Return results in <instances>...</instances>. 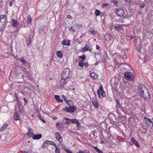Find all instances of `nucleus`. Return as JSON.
<instances>
[{
  "label": "nucleus",
  "instance_id": "12",
  "mask_svg": "<svg viewBox=\"0 0 153 153\" xmlns=\"http://www.w3.org/2000/svg\"><path fill=\"white\" fill-rule=\"evenodd\" d=\"M67 79L65 78H62L61 77V79L60 80V87L62 88H63L64 87V85L66 84L67 81Z\"/></svg>",
  "mask_w": 153,
  "mask_h": 153
},
{
  "label": "nucleus",
  "instance_id": "32",
  "mask_svg": "<svg viewBox=\"0 0 153 153\" xmlns=\"http://www.w3.org/2000/svg\"><path fill=\"white\" fill-rule=\"evenodd\" d=\"M102 5L105 6V7L106 9H109L110 7V6L109 4H108L106 3H103Z\"/></svg>",
  "mask_w": 153,
  "mask_h": 153
},
{
  "label": "nucleus",
  "instance_id": "49",
  "mask_svg": "<svg viewBox=\"0 0 153 153\" xmlns=\"http://www.w3.org/2000/svg\"><path fill=\"white\" fill-rule=\"evenodd\" d=\"M24 100L25 102L24 105H26L28 103V100H27L25 98H24Z\"/></svg>",
  "mask_w": 153,
  "mask_h": 153
},
{
  "label": "nucleus",
  "instance_id": "61",
  "mask_svg": "<svg viewBox=\"0 0 153 153\" xmlns=\"http://www.w3.org/2000/svg\"><path fill=\"white\" fill-rule=\"evenodd\" d=\"M116 102H117V105H120V102H119V101L118 100H117L116 101Z\"/></svg>",
  "mask_w": 153,
  "mask_h": 153
},
{
  "label": "nucleus",
  "instance_id": "3",
  "mask_svg": "<svg viewBox=\"0 0 153 153\" xmlns=\"http://www.w3.org/2000/svg\"><path fill=\"white\" fill-rule=\"evenodd\" d=\"M76 107L74 106H71L70 107H65L63 110L66 112L73 113L76 110Z\"/></svg>",
  "mask_w": 153,
  "mask_h": 153
},
{
  "label": "nucleus",
  "instance_id": "26",
  "mask_svg": "<svg viewBox=\"0 0 153 153\" xmlns=\"http://www.w3.org/2000/svg\"><path fill=\"white\" fill-rule=\"evenodd\" d=\"M114 28L118 30H121L123 28L122 25H119L117 26H114Z\"/></svg>",
  "mask_w": 153,
  "mask_h": 153
},
{
  "label": "nucleus",
  "instance_id": "25",
  "mask_svg": "<svg viewBox=\"0 0 153 153\" xmlns=\"http://www.w3.org/2000/svg\"><path fill=\"white\" fill-rule=\"evenodd\" d=\"M56 55L58 57L61 58L62 56L63 53L62 51H57L56 52Z\"/></svg>",
  "mask_w": 153,
  "mask_h": 153
},
{
  "label": "nucleus",
  "instance_id": "31",
  "mask_svg": "<svg viewBox=\"0 0 153 153\" xmlns=\"http://www.w3.org/2000/svg\"><path fill=\"white\" fill-rule=\"evenodd\" d=\"M77 153H90L89 150H84V151H82L80 150H79V152H77Z\"/></svg>",
  "mask_w": 153,
  "mask_h": 153
},
{
  "label": "nucleus",
  "instance_id": "19",
  "mask_svg": "<svg viewBox=\"0 0 153 153\" xmlns=\"http://www.w3.org/2000/svg\"><path fill=\"white\" fill-rule=\"evenodd\" d=\"M42 137V134H37L34 135L32 138L33 140H39Z\"/></svg>",
  "mask_w": 153,
  "mask_h": 153
},
{
  "label": "nucleus",
  "instance_id": "63",
  "mask_svg": "<svg viewBox=\"0 0 153 153\" xmlns=\"http://www.w3.org/2000/svg\"><path fill=\"white\" fill-rule=\"evenodd\" d=\"M81 7H82V8L83 9L84 7V6L83 5V4H81Z\"/></svg>",
  "mask_w": 153,
  "mask_h": 153
},
{
  "label": "nucleus",
  "instance_id": "38",
  "mask_svg": "<svg viewBox=\"0 0 153 153\" xmlns=\"http://www.w3.org/2000/svg\"><path fill=\"white\" fill-rule=\"evenodd\" d=\"M20 62L23 64L26 63V62L23 56H22L20 59Z\"/></svg>",
  "mask_w": 153,
  "mask_h": 153
},
{
  "label": "nucleus",
  "instance_id": "21",
  "mask_svg": "<svg viewBox=\"0 0 153 153\" xmlns=\"http://www.w3.org/2000/svg\"><path fill=\"white\" fill-rule=\"evenodd\" d=\"M91 77L93 79H97L98 75L94 72H92L90 75Z\"/></svg>",
  "mask_w": 153,
  "mask_h": 153
},
{
  "label": "nucleus",
  "instance_id": "10",
  "mask_svg": "<svg viewBox=\"0 0 153 153\" xmlns=\"http://www.w3.org/2000/svg\"><path fill=\"white\" fill-rule=\"evenodd\" d=\"M140 93L141 96L144 98L145 99H147V98H150V94L148 91H147L146 92V95H147V96H145L144 93V91H143L141 90L140 92Z\"/></svg>",
  "mask_w": 153,
  "mask_h": 153
},
{
  "label": "nucleus",
  "instance_id": "40",
  "mask_svg": "<svg viewBox=\"0 0 153 153\" xmlns=\"http://www.w3.org/2000/svg\"><path fill=\"white\" fill-rule=\"evenodd\" d=\"M31 43V38H30L27 41V42H26V45L27 46L30 45Z\"/></svg>",
  "mask_w": 153,
  "mask_h": 153
},
{
  "label": "nucleus",
  "instance_id": "33",
  "mask_svg": "<svg viewBox=\"0 0 153 153\" xmlns=\"http://www.w3.org/2000/svg\"><path fill=\"white\" fill-rule=\"evenodd\" d=\"M48 144V140H47L45 141L42 144V148H45L47 146Z\"/></svg>",
  "mask_w": 153,
  "mask_h": 153
},
{
  "label": "nucleus",
  "instance_id": "50",
  "mask_svg": "<svg viewBox=\"0 0 153 153\" xmlns=\"http://www.w3.org/2000/svg\"><path fill=\"white\" fill-rule=\"evenodd\" d=\"M66 121L65 122V123L66 124H68L71 123V121L69 120H66Z\"/></svg>",
  "mask_w": 153,
  "mask_h": 153
},
{
  "label": "nucleus",
  "instance_id": "7",
  "mask_svg": "<svg viewBox=\"0 0 153 153\" xmlns=\"http://www.w3.org/2000/svg\"><path fill=\"white\" fill-rule=\"evenodd\" d=\"M92 50V47L91 45L86 44L85 45L84 47L82 48L81 50H79L80 52H85L86 51H90L91 52V51Z\"/></svg>",
  "mask_w": 153,
  "mask_h": 153
},
{
  "label": "nucleus",
  "instance_id": "14",
  "mask_svg": "<svg viewBox=\"0 0 153 153\" xmlns=\"http://www.w3.org/2000/svg\"><path fill=\"white\" fill-rule=\"evenodd\" d=\"M18 25V21L17 20L11 19L10 22V25L11 26L16 27Z\"/></svg>",
  "mask_w": 153,
  "mask_h": 153
},
{
  "label": "nucleus",
  "instance_id": "44",
  "mask_svg": "<svg viewBox=\"0 0 153 153\" xmlns=\"http://www.w3.org/2000/svg\"><path fill=\"white\" fill-rule=\"evenodd\" d=\"M111 2L114 5H117L118 3V1L117 0H111Z\"/></svg>",
  "mask_w": 153,
  "mask_h": 153
},
{
  "label": "nucleus",
  "instance_id": "53",
  "mask_svg": "<svg viewBox=\"0 0 153 153\" xmlns=\"http://www.w3.org/2000/svg\"><path fill=\"white\" fill-rule=\"evenodd\" d=\"M71 30L73 32H75L76 31V30L74 28L72 29L73 27L71 26Z\"/></svg>",
  "mask_w": 153,
  "mask_h": 153
},
{
  "label": "nucleus",
  "instance_id": "59",
  "mask_svg": "<svg viewBox=\"0 0 153 153\" xmlns=\"http://www.w3.org/2000/svg\"><path fill=\"white\" fill-rule=\"evenodd\" d=\"M67 18L69 19H72V17L70 15H68L67 16Z\"/></svg>",
  "mask_w": 153,
  "mask_h": 153
},
{
  "label": "nucleus",
  "instance_id": "17",
  "mask_svg": "<svg viewBox=\"0 0 153 153\" xmlns=\"http://www.w3.org/2000/svg\"><path fill=\"white\" fill-rule=\"evenodd\" d=\"M93 106L96 108H98L99 106V104L97 100L94 99L92 101Z\"/></svg>",
  "mask_w": 153,
  "mask_h": 153
},
{
  "label": "nucleus",
  "instance_id": "48",
  "mask_svg": "<svg viewBox=\"0 0 153 153\" xmlns=\"http://www.w3.org/2000/svg\"><path fill=\"white\" fill-rule=\"evenodd\" d=\"M14 2V0H12L9 3V6L10 7H11L12 6Z\"/></svg>",
  "mask_w": 153,
  "mask_h": 153
},
{
  "label": "nucleus",
  "instance_id": "8",
  "mask_svg": "<svg viewBox=\"0 0 153 153\" xmlns=\"http://www.w3.org/2000/svg\"><path fill=\"white\" fill-rule=\"evenodd\" d=\"M55 138L59 142L60 144L63 143V139L60 133L59 132H56L55 133Z\"/></svg>",
  "mask_w": 153,
  "mask_h": 153
},
{
  "label": "nucleus",
  "instance_id": "37",
  "mask_svg": "<svg viewBox=\"0 0 153 153\" xmlns=\"http://www.w3.org/2000/svg\"><path fill=\"white\" fill-rule=\"evenodd\" d=\"M76 28L77 29H79L80 27H81L82 25L81 24H79L77 23H76L74 24Z\"/></svg>",
  "mask_w": 153,
  "mask_h": 153
},
{
  "label": "nucleus",
  "instance_id": "55",
  "mask_svg": "<svg viewBox=\"0 0 153 153\" xmlns=\"http://www.w3.org/2000/svg\"><path fill=\"white\" fill-rule=\"evenodd\" d=\"M145 4H143L141 5H140V7L141 8H143L145 7Z\"/></svg>",
  "mask_w": 153,
  "mask_h": 153
},
{
  "label": "nucleus",
  "instance_id": "62",
  "mask_svg": "<svg viewBox=\"0 0 153 153\" xmlns=\"http://www.w3.org/2000/svg\"><path fill=\"white\" fill-rule=\"evenodd\" d=\"M62 97L63 98V99L64 100L65 99V98H66V97L65 95H62Z\"/></svg>",
  "mask_w": 153,
  "mask_h": 153
},
{
  "label": "nucleus",
  "instance_id": "4",
  "mask_svg": "<svg viewBox=\"0 0 153 153\" xmlns=\"http://www.w3.org/2000/svg\"><path fill=\"white\" fill-rule=\"evenodd\" d=\"M97 94L99 97L100 98H101V95L103 97H105L106 95L104 91L103 87L101 84L100 87V90H98L97 91Z\"/></svg>",
  "mask_w": 153,
  "mask_h": 153
},
{
  "label": "nucleus",
  "instance_id": "54",
  "mask_svg": "<svg viewBox=\"0 0 153 153\" xmlns=\"http://www.w3.org/2000/svg\"><path fill=\"white\" fill-rule=\"evenodd\" d=\"M84 65L86 67H87L89 65L88 63H85L84 64Z\"/></svg>",
  "mask_w": 153,
  "mask_h": 153
},
{
  "label": "nucleus",
  "instance_id": "64",
  "mask_svg": "<svg viewBox=\"0 0 153 153\" xmlns=\"http://www.w3.org/2000/svg\"><path fill=\"white\" fill-rule=\"evenodd\" d=\"M57 119V117H54L53 118V119L55 120H56Z\"/></svg>",
  "mask_w": 153,
  "mask_h": 153
},
{
  "label": "nucleus",
  "instance_id": "20",
  "mask_svg": "<svg viewBox=\"0 0 153 153\" xmlns=\"http://www.w3.org/2000/svg\"><path fill=\"white\" fill-rule=\"evenodd\" d=\"M6 26V24L0 22V32L4 30Z\"/></svg>",
  "mask_w": 153,
  "mask_h": 153
},
{
  "label": "nucleus",
  "instance_id": "46",
  "mask_svg": "<svg viewBox=\"0 0 153 153\" xmlns=\"http://www.w3.org/2000/svg\"><path fill=\"white\" fill-rule=\"evenodd\" d=\"M76 127L78 128H80V122L78 121L76 123Z\"/></svg>",
  "mask_w": 153,
  "mask_h": 153
},
{
  "label": "nucleus",
  "instance_id": "51",
  "mask_svg": "<svg viewBox=\"0 0 153 153\" xmlns=\"http://www.w3.org/2000/svg\"><path fill=\"white\" fill-rule=\"evenodd\" d=\"M39 119H40L42 121V122H43L44 123H46L45 121L44 120L43 118H42V117L41 116H39Z\"/></svg>",
  "mask_w": 153,
  "mask_h": 153
},
{
  "label": "nucleus",
  "instance_id": "16",
  "mask_svg": "<svg viewBox=\"0 0 153 153\" xmlns=\"http://www.w3.org/2000/svg\"><path fill=\"white\" fill-rule=\"evenodd\" d=\"M61 43L62 45L64 46H69L70 44V42L69 40H63Z\"/></svg>",
  "mask_w": 153,
  "mask_h": 153
},
{
  "label": "nucleus",
  "instance_id": "41",
  "mask_svg": "<svg viewBox=\"0 0 153 153\" xmlns=\"http://www.w3.org/2000/svg\"><path fill=\"white\" fill-rule=\"evenodd\" d=\"M73 101L71 100H69L67 102V104L69 106H71L73 103Z\"/></svg>",
  "mask_w": 153,
  "mask_h": 153
},
{
  "label": "nucleus",
  "instance_id": "11",
  "mask_svg": "<svg viewBox=\"0 0 153 153\" xmlns=\"http://www.w3.org/2000/svg\"><path fill=\"white\" fill-rule=\"evenodd\" d=\"M7 18L5 15L0 16V22L6 24Z\"/></svg>",
  "mask_w": 153,
  "mask_h": 153
},
{
  "label": "nucleus",
  "instance_id": "9",
  "mask_svg": "<svg viewBox=\"0 0 153 153\" xmlns=\"http://www.w3.org/2000/svg\"><path fill=\"white\" fill-rule=\"evenodd\" d=\"M105 40L109 42H113L114 39L113 36L108 33H106L105 36Z\"/></svg>",
  "mask_w": 153,
  "mask_h": 153
},
{
  "label": "nucleus",
  "instance_id": "58",
  "mask_svg": "<svg viewBox=\"0 0 153 153\" xmlns=\"http://www.w3.org/2000/svg\"><path fill=\"white\" fill-rule=\"evenodd\" d=\"M64 101L66 102V103H67V102L68 101V99L66 97V98H65V99L64 100Z\"/></svg>",
  "mask_w": 153,
  "mask_h": 153
},
{
  "label": "nucleus",
  "instance_id": "18",
  "mask_svg": "<svg viewBox=\"0 0 153 153\" xmlns=\"http://www.w3.org/2000/svg\"><path fill=\"white\" fill-rule=\"evenodd\" d=\"M131 140L132 141L133 144H134L138 148H140V146L138 142L136 141L134 137H132L131 138Z\"/></svg>",
  "mask_w": 153,
  "mask_h": 153
},
{
  "label": "nucleus",
  "instance_id": "5",
  "mask_svg": "<svg viewBox=\"0 0 153 153\" xmlns=\"http://www.w3.org/2000/svg\"><path fill=\"white\" fill-rule=\"evenodd\" d=\"M114 12L118 16L120 17L122 16L125 13L123 9L121 8H118L114 10Z\"/></svg>",
  "mask_w": 153,
  "mask_h": 153
},
{
  "label": "nucleus",
  "instance_id": "30",
  "mask_svg": "<svg viewBox=\"0 0 153 153\" xmlns=\"http://www.w3.org/2000/svg\"><path fill=\"white\" fill-rule=\"evenodd\" d=\"M63 149L64 151H66L67 153H72V151L70 149L66 148L65 146H64V148H63Z\"/></svg>",
  "mask_w": 153,
  "mask_h": 153
},
{
  "label": "nucleus",
  "instance_id": "57",
  "mask_svg": "<svg viewBox=\"0 0 153 153\" xmlns=\"http://www.w3.org/2000/svg\"><path fill=\"white\" fill-rule=\"evenodd\" d=\"M16 98V100L17 102V103H18V102H19V98H18V97H16L15 98Z\"/></svg>",
  "mask_w": 153,
  "mask_h": 153
},
{
  "label": "nucleus",
  "instance_id": "24",
  "mask_svg": "<svg viewBox=\"0 0 153 153\" xmlns=\"http://www.w3.org/2000/svg\"><path fill=\"white\" fill-rule=\"evenodd\" d=\"M65 120H69L70 121H71V123H76L78 121L76 119H70L69 118H68L66 117H65L64 118Z\"/></svg>",
  "mask_w": 153,
  "mask_h": 153
},
{
  "label": "nucleus",
  "instance_id": "39",
  "mask_svg": "<svg viewBox=\"0 0 153 153\" xmlns=\"http://www.w3.org/2000/svg\"><path fill=\"white\" fill-rule=\"evenodd\" d=\"M86 56H85V55L83 54L82 56H79L78 57L79 58H81L82 59V60H82L83 61H84L86 59Z\"/></svg>",
  "mask_w": 153,
  "mask_h": 153
},
{
  "label": "nucleus",
  "instance_id": "60",
  "mask_svg": "<svg viewBox=\"0 0 153 153\" xmlns=\"http://www.w3.org/2000/svg\"><path fill=\"white\" fill-rule=\"evenodd\" d=\"M14 97L15 98L16 97H18V94H17V93H16V92H15V94H14Z\"/></svg>",
  "mask_w": 153,
  "mask_h": 153
},
{
  "label": "nucleus",
  "instance_id": "28",
  "mask_svg": "<svg viewBox=\"0 0 153 153\" xmlns=\"http://www.w3.org/2000/svg\"><path fill=\"white\" fill-rule=\"evenodd\" d=\"M92 147L98 153H103V152L100 150L97 147L94 146H92Z\"/></svg>",
  "mask_w": 153,
  "mask_h": 153
},
{
  "label": "nucleus",
  "instance_id": "36",
  "mask_svg": "<svg viewBox=\"0 0 153 153\" xmlns=\"http://www.w3.org/2000/svg\"><path fill=\"white\" fill-rule=\"evenodd\" d=\"M89 33L95 35L97 34L96 31L94 30L90 29L89 30Z\"/></svg>",
  "mask_w": 153,
  "mask_h": 153
},
{
  "label": "nucleus",
  "instance_id": "35",
  "mask_svg": "<svg viewBox=\"0 0 153 153\" xmlns=\"http://www.w3.org/2000/svg\"><path fill=\"white\" fill-rule=\"evenodd\" d=\"M48 144H50V145H53V146H55V147L56 146V144H55V143L53 141L48 140Z\"/></svg>",
  "mask_w": 153,
  "mask_h": 153
},
{
  "label": "nucleus",
  "instance_id": "13",
  "mask_svg": "<svg viewBox=\"0 0 153 153\" xmlns=\"http://www.w3.org/2000/svg\"><path fill=\"white\" fill-rule=\"evenodd\" d=\"M63 125L62 123L57 122L56 124V127L59 131H62L63 130Z\"/></svg>",
  "mask_w": 153,
  "mask_h": 153
},
{
  "label": "nucleus",
  "instance_id": "47",
  "mask_svg": "<svg viewBox=\"0 0 153 153\" xmlns=\"http://www.w3.org/2000/svg\"><path fill=\"white\" fill-rule=\"evenodd\" d=\"M19 111L22 114L24 112V108L23 107H22L21 108H19Z\"/></svg>",
  "mask_w": 153,
  "mask_h": 153
},
{
  "label": "nucleus",
  "instance_id": "27",
  "mask_svg": "<svg viewBox=\"0 0 153 153\" xmlns=\"http://www.w3.org/2000/svg\"><path fill=\"white\" fill-rule=\"evenodd\" d=\"M27 19L28 23L31 24L32 22V18L30 15H27Z\"/></svg>",
  "mask_w": 153,
  "mask_h": 153
},
{
  "label": "nucleus",
  "instance_id": "23",
  "mask_svg": "<svg viewBox=\"0 0 153 153\" xmlns=\"http://www.w3.org/2000/svg\"><path fill=\"white\" fill-rule=\"evenodd\" d=\"M8 126V125L7 124L5 123L0 128V131H4V129L7 128Z\"/></svg>",
  "mask_w": 153,
  "mask_h": 153
},
{
  "label": "nucleus",
  "instance_id": "45",
  "mask_svg": "<svg viewBox=\"0 0 153 153\" xmlns=\"http://www.w3.org/2000/svg\"><path fill=\"white\" fill-rule=\"evenodd\" d=\"M22 71L23 72V73L26 75H27L28 74V72L25 69L22 70Z\"/></svg>",
  "mask_w": 153,
  "mask_h": 153
},
{
  "label": "nucleus",
  "instance_id": "22",
  "mask_svg": "<svg viewBox=\"0 0 153 153\" xmlns=\"http://www.w3.org/2000/svg\"><path fill=\"white\" fill-rule=\"evenodd\" d=\"M54 97L55 100L58 102H63L62 99L60 98V97L58 95H55Z\"/></svg>",
  "mask_w": 153,
  "mask_h": 153
},
{
  "label": "nucleus",
  "instance_id": "52",
  "mask_svg": "<svg viewBox=\"0 0 153 153\" xmlns=\"http://www.w3.org/2000/svg\"><path fill=\"white\" fill-rule=\"evenodd\" d=\"M18 104V107L19 108H21V104L19 102L17 103Z\"/></svg>",
  "mask_w": 153,
  "mask_h": 153
},
{
  "label": "nucleus",
  "instance_id": "42",
  "mask_svg": "<svg viewBox=\"0 0 153 153\" xmlns=\"http://www.w3.org/2000/svg\"><path fill=\"white\" fill-rule=\"evenodd\" d=\"M55 153H60V150L58 148L57 146H56L55 147Z\"/></svg>",
  "mask_w": 153,
  "mask_h": 153
},
{
  "label": "nucleus",
  "instance_id": "15",
  "mask_svg": "<svg viewBox=\"0 0 153 153\" xmlns=\"http://www.w3.org/2000/svg\"><path fill=\"white\" fill-rule=\"evenodd\" d=\"M28 132L27 134V135L30 138L32 137L33 135V130L30 128H28Z\"/></svg>",
  "mask_w": 153,
  "mask_h": 153
},
{
  "label": "nucleus",
  "instance_id": "43",
  "mask_svg": "<svg viewBox=\"0 0 153 153\" xmlns=\"http://www.w3.org/2000/svg\"><path fill=\"white\" fill-rule=\"evenodd\" d=\"M100 12L99 10L97 9L95 10V14L96 16H99L100 14Z\"/></svg>",
  "mask_w": 153,
  "mask_h": 153
},
{
  "label": "nucleus",
  "instance_id": "2",
  "mask_svg": "<svg viewBox=\"0 0 153 153\" xmlns=\"http://www.w3.org/2000/svg\"><path fill=\"white\" fill-rule=\"evenodd\" d=\"M70 73V69L68 68H65L64 69L62 73L61 77L67 79L69 77Z\"/></svg>",
  "mask_w": 153,
  "mask_h": 153
},
{
  "label": "nucleus",
  "instance_id": "29",
  "mask_svg": "<svg viewBox=\"0 0 153 153\" xmlns=\"http://www.w3.org/2000/svg\"><path fill=\"white\" fill-rule=\"evenodd\" d=\"M84 61L80 60L78 62V66L81 68H82L84 66Z\"/></svg>",
  "mask_w": 153,
  "mask_h": 153
},
{
  "label": "nucleus",
  "instance_id": "34",
  "mask_svg": "<svg viewBox=\"0 0 153 153\" xmlns=\"http://www.w3.org/2000/svg\"><path fill=\"white\" fill-rule=\"evenodd\" d=\"M14 119L16 120H19V116L17 114V112H15V114L14 116Z\"/></svg>",
  "mask_w": 153,
  "mask_h": 153
},
{
  "label": "nucleus",
  "instance_id": "6",
  "mask_svg": "<svg viewBox=\"0 0 153 153\" xmlns=\"http://www.w3.org/2000/svg\"><path fill=\"white\" fill-rule=\"evenodd\" d=\"M144 120H146L145 122L148 127H150V128H152L153 127V122L149 118L146 117H144Z\"/></svg>",
  "mask_w": 153,
  "mask_h": 153
},
{
  "label": "nucleus",
  "instance_id": "56",
  "mask_svg": "<svg viewBox=\"0 0 153 153\" xmlns=\"http://www.w3.org/2000/svg\"><path fill=\"white\" fill-rule=\"evenodd\" d=\"M96 49L98 50H99L100 49V46L98 45H96Z\"/></svg>",
  "mask_w": 153,
  "mask_h": 153
},
{
  "label": "nucleus",
  "instance_id": "1",
  "mask_svg": "<svg viewBox=\"0 0 153 153\" xmlns=\"http://www.w3.org/2000/svg\"><path fill=\"white\" fill-rule=\"evenodd\" d=\"M134 78V74L131 72L126 71L124 74V78L126 79L131 81Z\"/></svg>",
  "mask_w": 153,
  "mask_h": 153
}]
</instances>
